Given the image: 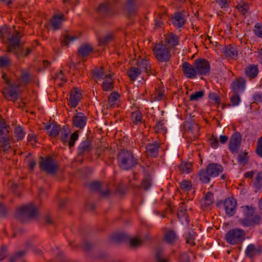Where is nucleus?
<instances>
[{"mask_svg": "<svg viewBox=\"0 0 262 262\" xmlns=\"http://www.w3.org/2000/svg\"><path fill=\"white\" fill-rule=\"evenodd\" d=\"M119 167L124 170H129L139 163V160L128 150H121L118 156Z\"/></svg>", "mask_w": 262, "mask_h": 262, "instance_id": "1", "label": "nucleus"}, {"mask_svg": "<svg viewBox=\"0 0 262 262\" xmlns=\"http://www.w3.org/2000/svg\"><path fill=\"white\" fill-rule=\"evenodd\" d=\"M152 51L156 58L159 61L167 62L169 60L171 57L169 49L164 44L156 45Z\"/></svg>", "mask_w": 262, "mask_h": 262, "instance_id": "2", "label": "nucleus"}, {"mask_svg": "<svg viewBox=\"0 0 262 262\" xmlns=\"http://www.w3.org/2000/svg\"><path fill=\"white\" fill-rule=\"evenodd\" d=\"M245 237L244 231L238 228L230 230L225 236L227 242L231 245L237 244L243 242Z\"/></svg>", "mask_w": 262, "mask_h": 262, "instance_id": "3", "label": "nucleus"}, {"mask_svg": "<svg viewBox=\"0 0 262 262\" xmlns=\"http://www.w3.org/2000/svg\"><path fill=\"white\" fill-rule=\"evenodd\" d=\"M37 214L36 207L32 203L25 205L18 210L16 213V217L24 220L26 217H33Z\"/></svg>", "mask_w": 262, "mask_h": 262, "instance_id": "4", "label": "nucleus"}, {"mask_svg": "<svg viewBox=\"0 0 262 262\" xmlns=\"http://www.w3.org/2000/svg\"><path fill=\"white\" fill-rule=\"evenodd\" d=\"M39 165L42 170L50 174L55 173L57 169V164L51 157L41 158Z\"/></svg>", "mask_w": 262, "mask_h": 262, "instance_id": "5", "label": "nucleus"}, {"mask_svg": "<svg viewBox=\"0 0 262 262\" xmlns=\"http://www.w3.org/2000/svg\"><path fill=\"white\" fill-rule=\"evenodd\" d=\"M7 51L13 53L18 58L24 57L25 49L20 46L19 38L15 40L13 38L10 39Z\"/></svg>", "mask_w": 262, "mask_h": 262, "instance_id": "6", "label": "nucleus"}, {"mask_svg": "<svg viewBox=\"0 0 262 262\" xmlns=\"http://www.w3.org/2000/svg\"><path fill=\"white\" fill-rule=\"evenodd\" d=\"M11 34V29L6 26L0 27V38L4 42H7V47L9 46L11 38H13L15 40V39H18L20 37L18 32Z\"/></svg>", "mask_w": 262, "mask_h": 262, "instance_id": "7", "label": "nucleus"}, {"mask_svg": "<svg viewBox=\"0 0 262 262\" xmlns=\"http://www.w3.org/2000/svg\"><path fill=\"white\" fill-rule=\"evenodd\" d=\"M195 65L198 75L200 76L208 75L210 71L209 62L204 59H198L195 61Z\"/></svg>", "mask_w": 262, "mask_h": 262, "instance_id": "8", "label": "nucleus"}, {"mask_svg": "<svg viewBox=\"0 0 262 262\" xmlns=\"http://www.w3.org/2000/svg\"><path fill=\"white\" fill-rule=\"evenodd\" d=\"M224 206L226 214L232 216L235 214L236 210V201L233 198H228L225 200Z\"/></svg>", "mask_w": 262, "mask_h": 262, "instance_id": "9", "label": "nucleus"}, {"mask_svg": "<svg viewBox=\"0 0 262 262\" xmlns=\"http://www.w3.org/2000/svg\"><path fill=\"white\" fill-rule=\"evenodd\" d=\"M6 81L9 85L4 89L3 94L6 98L12 101H15L17 98V86L10 84L8 80H6Z\"/></svg>", "mask_w": 262, "mask_h": 262, "instance_id": "10", "label": "nucleus"}, {"mask_svg": "<svg viewBox=\"0 0 262 262\" xmlns=\"http://www.w3.org/2000/svg\"><path fill=\"white\" fill-rule=\"evenodd\" d=\"M241 143V136L239 133H235L231 136L229 142V149L233 152H236Z\"/></svg>", "mask_w": 262, "mask_h": 262, "instance_id": "11", "label": "nucleus"}, {"mask_svg": "<svg viewBox=\"0 0 262 262\" xmlns=\"http://www.w3.org/2000/svg\"><path fill=\"white\" fill-rule=\"evenodd\" d=\"M182 70L184 75L188 78L196 77L198 74L195 66L194 67L188 62H185L182 65Z\"/></svg>", "mask_w": 262, "mask_h": 262, "instance_id": "12", "label": "nucleus"}, {"mask_svg": "<svg viewBox=\"0 0 262 262\" xmlns=\"http://www.w3.org/2000/svg\"><path fill=\"white\" fill-rule=\"evenodd\" d=\"M87 118L86 116L82 113H76L73 117V125L79 128H83L86 123Z\"/></svg>", "mask_w": 262, "mask_h": 262, "instance_id": "13", "label": "nucleus"}, {"mask_svg": "<svg viewBox=\"0 0 262 262\" xmlns=\"http://www.w3.org/2000/svg\"><path fill=\"white\" fill-rule=\"evenodd\" d=\"M179 38L178 37L172 33L167 34L165 38L164 44L169 49L178 45Z\"/></svg>", "mask_w": 262, "mask_h": 262, "instance_id": "14", "label": "nucleus"}, {"mask_svg": "<svg viewBox=\"0 0 262 262\" xmlns=\"http://www.w3.org/2000/svg\"><path fill=\"white\" fill-rule=\"evenodd\" d=\"M207 168L212 177H217L223 170V167L216 163H211L207 166Z\"/></svg>", "mask_w": 262, "mask_h": 262, "instance_id": "15", "label": "nucleus"}, {"mask_svg": "<svg viewBox=\"0 0 262 262\" xmlns=\"http://www.w3.org/2000/svg\"><path fill=\"white\" fill-rule=\"evenodd\" d=\"M81 94L77 88L72 90L70 94L69 101L72 107H75L80 99Z\"/></svg>", "mask_w": 262, "mask_h": 262, "instance_id": "16", "label": "nucleus"}, {"mask_svg": "<svg viewBox=\"0 0 262 262\" xmlns=\"http://www.w3.org/2000/svg\"><path fill=\"white\" fill-rule=\"evenodd\" d=\"M260 217L258 215H253L249 218H244L242 221V224L245 227H249L258 225L261 223Z\"/></svg>", "mask_w": 262, "mask_h": 262, "instance_id": "17", "label": "nucleus"}, {"mask_svg": "<svg viewBox=\"0 0 262 262\" xmlns=\"http://www.w3.org/2000/svg\"><path fill=\"white\" fill-rule=\"evenodd\" d=\"M111 74H106L101 84L102 89L105 91H112L114 88V81Z\"/></svg>", "mask_w": 262, "mask_h": 262, "instance_id": "18", "label": "nucleus"}, {"mask_svg": "<svg viewBox=\"0 0 262 262\" xmlns=\"http://www.w3.org/2000/svg\"><path fill=\"white\" fill-rule=\"evenodd\" d=\"M64 20L62 14H55L51 20V26L54 30L59 29Z\"/></svg>", "mask_w": 262, "mask_h": 262, "instance_id": "19", "label": "nucleus"}, {"mask_svg": "<svg viewBox=\"0 0 262 262\" xmlns=\"http://www.w3.org/2000/svg\"><path fill=\"white\" fill-rule=\"evenodd\" d=\"M159 145L156 142L148 143L146 146V151L148 155L156 157L158 155Z\"/></svg>", "mask_w": 262, "mask_h": 262, "instance_id": "20", "label": "nucleus"}, {"mask_svg": "<svg viewBox=\"0 0 262 262\" xmlns=\"http://www.w3.org/2000/svg\"><path fill=\"white\" fill-rule=\"evenodd\" d=\"M171 22L176 27L181 28L185 24L186 20L182 13L178 12L171 18Z\"/></svg>", "mask_w": 262, "mask_h": 262, "instance_id": "21", "label": "nucleus"}, {"mask_svg": "<svg viewBox=\"0 0 262 262\" xmlns=\"http://www.w3.org/2000/svg\"><path fill=\"white\" fill-rule=\"evenodd\" d=\"M178 216L181 220L182 224H188L189 220L187 215V208L186 205L184 203H183L179 208Z\"/></svg>", "mask_w": 262, "mask_h": 262, "instance_id": "22", "label": "nucleus"}, {"mask_svg": "<svg viewBox=\"0 0 262 262\" xmlns=\"http://www.w3.org/2000/svg\"><path fill=\"white\" fill-rule=\"evenodd\" d=\"M261 249L259 247H256L253 244H250L248 245L245 251V254L246 256L250 258L259 255Z\"/></svg>", "mask_w": 262, "mask_h": 262, "instance_id": "23", "label": "nucleus"}, {"mask_svg": "<svg viewBox=\"0 0 262 262\" xmlns=\"http://www.w3.org/2000/svg\"><path fill=\"white\" fill-rule=\"evenodd\" d=\"M245 72L247 77L253 79L257 75L258 69L257 66L251 64L246 68Z\"/></svg>", "mask_w": 262, "mask_h": 262, "instance_id": "24", "label": "nucleus"}, {"mask_svg": "<svg viewBox=\"0 0 262 262\" xmlns=\"http://www.w3.org/2000/svg\"><path fill=\"white\" fill-rule=\"evenodd\" d=\"M245 88V81L243 79L236 80L234 81L231 85V88L235 93L243 92Z\"/></svg>", "mask_w": 262, "mask_h": 262, "instance_id": "25", "label": "nucleus"}, {"mask_svg": "<svg viewBox=\"0 0 262 262\" xmlns=\"http://www.w3.org/2000/svg\"><path fill=\"white\" fill-rule=\"evenodd\" d=\"M213 202V196L212 193L207 192L202 199L201 201V206L205 209L209 207Z\"/></svg>", "mask_w": 262, "mask_h": 262, "instance_id": "26", "label": "nucleus"}, {"mask_svg": "<svg viewBox=\"0 0 262 262\" xmlns=\"http://www.w3.org/2000/svg\"><path fill=\"white\" fill-rule=\"evenodd\" d=\"M223 52L227 57L234 59L237 57L238 52L236 48L231 46L225 47L223 49Z\"/></svg>", "mask_w": 262, "mask_h": 262, "instance_id": "27", "label": "nucleus"}, {"mask_svg": "<svg viewBox=\"0 0 262 262\" xmlns=\"http://www.w3.org/2000/svg\"><path fill=\"white\" fill-rule=\"evenodd\" d=\"M137 66L139 69L141 70V72H145L147 73L150 72V65L146 59H141L138 60Z\"/></svg>", "mask_w": 262, "mask_h": 262, "instance_id": "28", "label": "nucleus"}, {"mask_svg": "<svg viewBox=\"0 0 262 262\" xmlns=\"http://www.w3.org/2000/svg\"><path fill=\"white\" fill-rule=\"evenodd\" d=\"M45 128L49 135L53 137H55L58 135L60 130L59 126L54 124L47 125Z\"/></svg>", "mask_w": 262, "mask_h": 262, "instance_id": "29", "label": "nucleus"}, {"mask_svg": "<svg viewBox=\"0 0 262 262\" xmlns=\"http://www.w3.org/2000/svg\"><path fill=\"white\" fill-rule=\"evenodd\" d=\"M198 177L200 180L203 183H208L210 180L211 176L207 170V168L206 170H201L198 172Z\"/></svg>", "mask_w": 262, "mask_h": 262, "instance_id": "30", "label": "nucleus"}, {"mask_svg": "<svg viewBox=\"0 0 262 262\" xmlns=\"http://www.w3.org/2000/svg\"><path fill=\"white\" fill-rule=\"evenodd\" d=\"M91 46L88 44H83L80 46L78 49V55L80 56L85 57L89 55L92 51Z\"/></svg>", "mask_w": 262, "mask_h": 262, "instance_id": "31", "label": "nucleus"}, {"mask_svg": "<svg viewBox=\"0 0 262 262\" xmlns=\"http://www.w3.org/2000/svg\"><path fill=\"white\" fill-rule=\"evenodd\" d=\"M141 70L137 67H132L128 71L127 74L130 79L135 81L141 75Z\"/></svg>", "mask_w": 262, "mask_h": 262, "instance_id": "32", "label": "nucleus"}, {"mask_svg": "<svg viewBox=\"0 0 262 262\" xmlns=\"http://www.w3.org/2000/svg\"><path fill=\"white\" fill-rule=\"evenodd\" d=\"M192 164L189 162H182L179 166V170L182 174H188L192 170Z\"/></svg>", "mask_w": 262, "mask_h": 262, "instance_id": "33", "label": "nucleus"}, {"mask_svg": "<svg viewBox=\"0 0 262 262\" xmlns=\"http://www.w3.org/2000/svg\"><path fill=\"white\" fill-rule=\"evenodd\" d=\"M120 96L117 92L112 93L108 97V102L111 106L118 105L119 102Z\"/></svg>", "mask_w": 262, "mask_h": 262, "instance_id": "34", "label": "nucleus"}, {"mask_svg": "<svg viewBox=\"0 0 262 262\" xmlns=\"http://www.w3.org/2000/svg\"><path fill=\"white\" fill-rule=\"evenodd\" d=\"M253 185L256 191L262 189V172H258L256 175Z\"/></svg>", "mask_w": 262, "mask_h": 262, "instance_id": "35", "label": "nucleus"}, {"mask_svg": "<svg viewBox=\"0 0 262 262\" xmlns=\"http://www.w3.org/2000/svg\"><path fill=\"white\" fill-rule=\"evenodd\" d=\"M178 238L177 235L173 230L168 231L165 234V241L169 244L174 243Z\"/></svg>", "mask_w": 262, "mask_h": 262, "instance_id": "36", "label": "nucleus"}, {"mask_svg": "<svg viewBox=\"0 0 262 262\" xmlns=\"http://www.w3.org/2000/svg\"><path fill=\"white\" fill-rule=\"evenodd\" d=\"M125 7L129 13H134L138 8L136 0H127Z\"/></svg>", "mask_w": 262, "mask_h": 262, "instance_id": "37", "label": "nucleus"}, {"mask_svg": "<svg viewBox=\"0 0 262 262\" xmlns=\"http://www.w3.org/2000/svg\"><path fill=\"white\" fill-rule=\"evenodd\" d=\"M131 119L135 124H139L142 122V114L141 112L136 111L132 112Z\"/></svg>", "mask_w": 262, "mask_h": 262, "instance_id": "38", "label": "nucleus"}, {"mask_svg": "<svg viewBox=\"0 0 262 262\" xmlns=\"http://www.w3.org/2000/svg\"><path fill=\"white\" fill-rule=\"evenodd\" d=\"M112 6L108 3H104L100 5L98 11L100 13L110 15Z\"/></svg>", "mask_w": 262, "mask_h": 262, "instance_id": "39", "label": "nucleus"}, {"mask_svg": "<svg viewBox=\"0 0 262 262\" xmlns=\"http://www.w3.org/2000/svg\"><path fill=\"white\" fill-rule=\"evenodd\" d=\"M60 138L63 142H67L69 141V135L70 134V130L68 126H64L62 129H60Z\"/></svg>", "mask_w": 262, "mask_h": 262, "instance_id": "40", "label": "nucleus"}, {"mask_svg": "<svg viewBox=\"0 0 262 262\" xmlns=\"http://www.w3.org/2000/svg\"><path fill=\"white\" fill-rule=\"evenodd\" d=\"M91 149V144L89 141L85 140L82 142L79 146V152L82 154L83 152H88Z\"/></svg>", "mask_w": 262, "mask_h": 262, "instance_id": "41", "label": "nucleus"}, {"mask_svg": "<svg viewBox=\"0 0 262 262\" xmlns=\"http://www.w3.org/2000/svg\"><path fill=\"white\" fill-rule=\"evenodd\" d=\"M78 38L77 36H71L70 35H66L63 36L61 40V44L64 46H68L71 43L73 42L74 41Z\"/></svg>", "mask_w": 262, "mask_h": 262, "instance_id": "42", "label": "nucleus"}, {"mask_svg": "<svg viewBox=\"0 0 262 262\" xmlns=\"http://www.w3.org/2000/svg\"><path fill=\"white\" fill-rule=\"evenodd\" d=\"M105 75L102 68H97L93 71V75L96 80L103 79Z\"/></svg>", "mask_w": 262, "mask_h": 262, "instance_id": "43", "label": "nucleus"}, {"mask_svg": "<svg viewBox=\"0 0 262 262\" xmlns=\"http://www.w3.org/2000/svg\"><path fill=\"white\" fill-rule=\"evenodd\" d=\"M181 189L185 192H189L192 190V185L190 181L183 180L179 183Z\"/></svg>", "mask_w": 262, "mask_h": 262, "instance_id": "44", "label": "nucleus"}, {"mask_svg": "<svg viewBox=\"0 0 262 262\" xmlns=\"http://www.w3.org/2000/svg\"><path fill=\"white\" fill-rule=\"evenodd\" d=\"M243 212L245 216V218H249L252 216L254 213V208L252 206H245L242 207Z\"/></svg>", "mask_w": 262, "mask_h": 262, "instance_id": "45", "label": "nucleus"}, {"mask_svg": "<svg viewBox=\"0 0 262 262\" xmlns=\"http://www.w3.org/2000/svg\"><path fill=\"white\" fill-rule=\"evenodd\" d=\"M238 10L244 15L249 10V7L248 3L245 1H242L236 6Z\"/></svg>", "mask_w": 262, "mask_h": 262, "instance_id": "46", "label": "nucleus"}, {"mask_svg": "<svg viewBox=\"0 0 262 262\" xmlns=\"http://www.w3.org/2000/svg\"><path fill=\"white\" fill-rule=\"evenodd\" d=\"M1 143L4 151H6L10 148V139L7 136L1 137Z\"/></svg>", "mask_w": 262, "mask_h": 262, "instance_id": "47", "label": "nucleus"}, {"mask_svg": "<svg viewBox=\"0 0 262 262\" xmlns=\"http://www.w3.org/2000/svg\"><path fill=\"white\" fill-rule=\"evenodd\" d=\"M31 80V76L29 72L26 70L23 71L21 76V83L23 84H26L29 82Z\"/></svg>", "mask_w": 262, "mask_h": 262, "instance_id": "48", "label": "nucleus"}, {"mask_svg": "<svg viewBox=\"0 0 262 262\" xmlns=\"http://www.w3.org/2000/svg\"><path fill=\"white\" fill-rule=\"evenodd\" d=\"M10 59L7 56L0 57V67L1 68H7L11 65Z\"/></svg>", "mask_w": 262, "mask_h": 262, "instance_id": "49", "label": "nucleus"}, {"mask_svg": "<svg viewBox=\"0 0 262 262\" xmlns=\"http://www.w3.org/2000/svg\"><path fill=\"white\" fill-rule=\"evenodd\" d=\"M113 39V35L108 33L99 39L100 44L101 45H105L107 44Z\"/></svg>", "mask_w": 262, "mask_h": 262, "instance_id": "50", "label": "nucleus"}, {"mask_svg": "<svg viewBox=\"0 0 262 262\" xmlns=\"http://www.w3.org/2000/svg\"><path fill=\"white\" fill-rule=\"evenodd\" d=\"M14 134L18 140L22 139L25 135L23 128L20 126H18L15 128Z\"/></svg>", "mask_w": 262, "mask_h": 262, "instance_id": "51", "label": "nucleus"}, {"mask_svg": "<svg viewBox=\"0 0 262 262\" xmlns=\"http://www.w3.org/2000/svg\"><path fill=\"white\" fill-rule=\"evenodd\" d=\"M185 237L186 243L191 246L194 245L195 233L193 231L188 232L186 234Z\"/></svg>", "mask_w": 262, "mask_h": 262, "instance_id": "52", "label": "nucleus"}, {"mask_svg": "<svg viewBox=\"0 0 262 262\" xmlns=\"http://www.w3.org/2000/svg\"><path fill=\"white\" fill-rule=\"evenodd\" d=\"M204 96V92L202 91H198L192 94L190 96V100L191 101H198L201 99Z\"/></svg>", "mask_w": 262, "mask_h": 262, "instance_id": "53", "label": "nucleus"}, {"mask_svg": "<svg viewBox=\"0 0 262 262\" xmlns=\"http://www.w3.org/2000/svg\"><path fill=\"white\" fill-rule=\"evenodd\" d=\"M230 100L232 105L234 106L238 105L241 101L240 97L235 93L231 97Z\"/></svg>", "mask_w": 262, "mask_h": 262, "instance_id": "54", "label": "nucleus"}, {"mask_svg": "<svg viewBox=\"0 0 262 262\" xmlns=\"http://www.w3.org/2000/svg\"><path fill=\"white\" fill-rule=\"evenodd\" d=\"M78 135L77 133L76 132L74 133L71 136L70 138L69 139L68 142V145L70 147H73L74 145L75 142L76 140L78 139Z\"/></svg>", "mask_w": 262, "mask_h": 262, "instance_id": "55", "label": "nucleus"}, {"mask_svg": "<svg viewBox=\"0 0 262 262\" xmlns=\"http://www.w3.org/2000/svg\"><path fill=\"white\" fill-rule=\"evenodd\" d=\"M256 36L262 38V25L260 24H256L253 30Z\"/></svg>", "mask_w": 262, "mask_h": 262, "instance_id": "56", "label": "nucleus"}, {"mask_svg": "<svg viewBox=\"0 0 262 262\" xmlns=\"http://www.w3.org/2000/svg\"><path fill=\"white\" fill-rule=\"evenodd\" d=\"M151 186V179L148 177L145 178L142 181L141 186L145 190H147Z\"/></svg>", "mask_w": 262, "mask_h": 262, "instance_id": "57", "label": "nucleus"}, {"mask_svg": "<svg viewBox=\"0 0 262 262\" xmlns=\"http://www.w3.org/2000/svg\"><path fill=\"white\" fill-rule=\"evenodd\" d=\"M209 143L210 146L214 149H216L219 147L218 140L214 136H212L209 139Z\"/></svg>", "mask_w": 262, "mask_h": 262, "instance_id": "58", "label": "nucleus"}, {"mask_svg": "<svg viewBox=\"0 0 262 262\" xmlns=\"http://www.w3.org/2000/svg\"><path fill=\"white\" fill-rule=\"evenodd\" d=\"M209 98L214 103L219 104L220 103V98L215 93H210L209 95Z\"/></svg>", "mask_w": 262, "mask_h": 262, "instance_id": "59", "label": "nucleus"}, {"mask_svg": "<svg viewBox=\"0 0 262 262\" xmlns=\"http://www.w3.org/2000/svg\"><path fill=\"white\" fill-rule=\"evenodd\" d=\"M222 9L226 8L229 7V2L228 0H215Z\"/></svg>", "mask_w": 262, "mask_h": 262, "instance_id": "60", "label": "nucleus"}, {"mask_svg": "<svg viewBox=\"0 0 262 262\" xmlns=\"http://www.w3.org/2000/svg\"><path fill=\"white\" fill-rule=\"evenodd\" d=\"M26 253L25 251H21L15 255L12 256L10 258V262H15V261Z\"/></svg>", "mask_w": 262, "mask_h": 262, "instance_id": "61", "label": "nucleus"}, {"mask_svg": "<svg viewBox=\"0 0 262 262\" xmlns=\"http://www.w3.org/2000/svg\"><path fill=\"white\" fill-rule=\"evenodd\" d=\"M141 244V240L136 238L133 237L130 239V245L132 247L136 248L140 246Z\"/></svg>", "mask_w": 262, "mask_h": 262, "instance_id": "62", "label": "nucleus"}, {"mask_svg": "<svg viewBox=\"0 0 262 262\" xmlns=\"http://www.w3.org/2000/svg\"><path fill=\"white\" fill-rule=\"evenodd\" d=\"M256 153L259 156L262 157V137L260 138L258 141Z\"/></svg>", "mask_w": 262, "mask_h": 262, "instance_id": "63", "label": "nucleus"}, {"mask_svg": "<svg viewBox=\"0 0 262 262\" xmlns=\"http://www.w3.org/2000/svg\"><path fill=\"white\" fill-rule=\"evenodd\" d=\"M255 56L259 62L262 63V47L257 49L254 52Z\"/></svg>", "mask_w": 262, "mask_h": 262, "instance_id": "64", "label": "nucleus"}]
</instances>
